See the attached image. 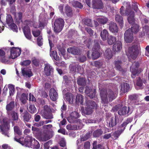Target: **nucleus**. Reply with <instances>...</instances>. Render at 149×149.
Listing matches in <instances>:
<instances>
[{"mask_svg": "<svg viewBox=\"0 0 149 149\" xmlns=\"http://www.w3.org/2000/svg\"><path fill=\"white\" fill-rule=\"evenodd\" d=\"M103 132L101 130H97L93 132V135L94 137H97L101 135Z\"/></svg>", "mask_w": 149, "mask_h": 149, "instance_id": "nucleus-46", "label": "nucleus"}, {"mask_svg": "<svg viewBox=\"0 0 149 149\" xmlns=\"http://www.w3.org/2000/svg\"><path fill=\"white\" fill-rule=\"evenodd\" d=\"M93 64H94L95 67L100 68L104 67V62L100 60L94 62Z\"/></svg>", "mask_w": 149, "mask_h": 149, "instance_id": "nucleus-39", "label": "nucleus"}, {"mask_svg": "<svg viewBox=\"0 0 149 149\" xmlns=\"http://www.w3.org/2000/svg\"><path fill=\"white\" fill-rule=\"evenodd\" d=\"M21 49L18 47H13L10 50V57L12 59L19 56L21 54Z\"/></svg>", "mask_w": 149, "mask_h": 149, "instance_id": "nucleus-13", "label": "nucleus"}, {"mask_svg": "<svg viewBox=\"0 0 149 149\" xmlns=\"http://www.w3.org/2000/svg\"><path fill=\"white\" fill-rule=\"evenodd\" d=\"M86 105L87 107L92 109H93L95 108L96 106L95 102L91 100H89L87 102Z\"/></svg>", "mask_w": 149, "mask_h": 149, "instance_id": "nucleus-41", "label": "nucleus"}, {"mask_svg": "<svg viewBox=\"0 0 149 149\" xmlns=\"http://www.w3.org/2000/svg\"><path fill=\"white\" fill-rule=\"evenodd\" d=\"M66 109V106L64 103L63 106L61 107V116L62 118L63 117V111H65Z\"/></svg>", "mask_w": 149, "mask_h": 149, "instance_id": "nucleus-59", "label": "nucleus"}, {"mask_svg": "<svg viewBox=\"0 0 149 149\" xmlns=\"http://www.w3.org/2000/svg\"><path fill=\"white\" fill-rule=\"evenodd\" d=\"M142 109H139L138 110L135 114L134 117L135 118L140 117L142 115Z\"/></svg>", "mask_w": 149, "mask_h": 149, "instance_id": "nucleus-53", "label": "nucleus"}, {"mask_svg": "<svg viewBox=\"0 0 149 149\" xmlns=\"http://www.w3.org/2000/svg\"><path fill=\"white\" fill-rule=\"evenodd\" d=\"M28 110L31 113H33L36 112L37 109L34 105H30L29 106Z\"/></svg>", "mask_w": 149, "mask_h": 149, "instance_id": "nucleus-49", "label": "nucleus"}, {"mask_svg": "<svg viewBox=\"0 0 149 149\" xmlns=\"http://www.w3.org/2000/svg\"><path fill=\"white\" fill-rule=\"evenodd\" d=\"M50 55L51 57L56 61H58L60 59V57L58 56L57 53L56 51H53L52 52H50Z\"/></svg>", "mask_w": 149, "mask_h": 149, "instance_id": "nucleus-37", "label": "nucleus"}, {"mask_svg": "<svg viewBox=\"0 0 149 149\" xmlns=\"http://www.w3.org/2000/svg\"><path fill=\"white\" fill-rule=\"evenodd\" d=\"M65 98L67 101L70 104H83V99L82 95L78 94L76 97V99H74V96L72 94L68 93L65 95Z\"/></svg>", "mask_w": 149, "mask_h": 149, "instance_id": "nucleus-3", "label": "nucleus"}, {"mask_svg": "<svg viewBox=\"0 0 149 149\" xmlns=\"http://www.w3.org/2000/svg\"><path fill=\"white\" fill-rule=\"evenodd\" d=\"M21 72L23 76L25 77H30L33 75L31 70L28 68L21 69Z\"/></svg>", "mask_w": 149, "mask_h": 149, "instance_id": "nucleus-20", "label": "nucleus"}, {"mask_svg": "<svg viewBox=\"0 0 149 149\" xmlns=\"http://www.w3.org/2000/svg\"><path fill=\"white\" fill-rule=\"evenodd\" d=\"M95 44L92 49L93 52L92 53V58L93 60L98 58L100 56L99 50L100 46L99 44L95 41Z\"/></svg>", "mask_w": 149, "mask_h": 149, "instance_id": "nucleus-11", "label": "nucleus"}, {"mask_svg": "<svg viewBox=\"0 0 149 149\" xmlns=\"http://www.w3.org/2000/svg\"><path fill=\"white\" fill-rule=\"evenodd\" d=\"M27 100V96L24 93H22L21 95L20 100L23 104H25Z\"/></svg>", "mask_w": 149, "mask_h": 149, "instance_id": "nucleus-51", "label": "nucleus"}, {"mask_svg": "<svg viewBox=\"0 0 149 149\" xmlns=\"http://www.w3.org/2000/svg\"><path fill=\"white\" fill-rule=\"evenodd\" d=\"M85 25L89 26H92L91 20L89 19H86L85 21Z\"/></svg>", "mask_w": 149, "mask_h": 149, "instance_id": "nucleus-62", "label": "nucleus"}, {"mask_svg": "<svg viewBox=\"0 0 149 149\" xmlns=\"http://www.w3.org/2000/svg\"><path fill=\"white\" fill-rule=\"evenodd\" d=\"M31 62L29 60H27L23 61L21 63V64L22 65L27 66L30 64Z\"/></svg>", "mask_w": 149, "mask_h": 149, "instance_id": "nucleus-56", "label": "nucleus"}, {"mask_svg": "<svg viewBox=\"0 0 149 149\" xmlns=\"http://www.w3.org/2000/svg\"><path fill=\"white\" fill-rule=\"evenodd\" d=\"M92 109L88 107L86 108L85 110L83 107H81V110L83 113L86 115H89L91 114L93 112Z\"/></svg>", "mask_w": 149, "mask_h": 149, "instance_id": "nucleus-36", "label": "nucleus"}, {"mask_svg": "<svg viewBox=\"0 0 149 149\" xmlns=\"http://www.w3.org/2000/svg\"><path fill=\"white\" fill-rule=\"evenodd\" d=\"M107 43L110 45H111L113 44L116 41V38L112 35H109L107 39Z\"/></svg>", "mask_w": 149, "mask_h": 149, "instance_id": "nucleus-34", "label": "nucleus"}, {"mask_svg": "<svg viewBox=\"0 0 149 149\" xmlns=\"http://www.w3.org/2000/svg\"><path fill=\"white\" fill-rule=\"evenodd\" d=\"M104 56L106 58L108 59L111 58L113 56V54L112 51L110 49H107L106 50L104 53Z\"/></svg>", "mask_w": 149, "mask_h": 149, "instance_id": "nucleus-35", "label": "nucleus"}, {"mask_svg": "<svg viewBox=\"0 0 149 149\" xmlns=\"http://www.w3.org/2000/svg\"><path fill=\"white\" fill-rule=\"evenodd\" d=\"M44 66V72L47 76L50 75L53 71V68L49 64L47 63H45Z\"/></svg>", "mask_w": 149, "mask_h": 149, "instance_id": "nucleus-21", "label": "nucleus"}, {"mask_svg": "<svg viewBox=\"0 0 149 149\" xmlns=\"http://www.w3.org/2000/svg\"><path fill=\"white\" fill-rule=\"evenodd\" d=\"M123 4L127 7L126 14L128 16V22L130 24L132 25L131 29H130V31L132 33H137L139 30V26L137 24H135L136 20L134 18V13L133 11L130 10L131 7L130 2L124 1Z\"/></svg>", "mask_w": 149, "mask_h": 149, "instance_id": "nucleus-1", "label": "nucleus"}, {"mask_svg": "<svg viewBox=\"0 0 149 149\" xmlns=\"http://www.w3.org/2000/svg\"><path fill=\"white\" fill-rule=\"evenodd\" d=\"M23 118L24 121L28 122L31 118L29 114L26 111H25L22 114Z\"/></svg>", "mask_w": 149, "mask_h": 149, "instance_id": "nucleus-40", "label": "nucleus"}, {"mask_svg": "<svg viewBox=\"0 0 149 149\" xmlns=\"http://www.w3.org/2000/svg\"><path fill=\"white\" fill-rule=\"evenodd\" d=\"M137 90L142 89L143 88V81L140 78H139L136 82V86H135Z\"/></svg>", "mask_w": 149, "mask_h": 149, "instance_id": "nucleus-42", "label": "nucleus"}, {"mask_svg": "<svg viewBox=\"0 0 149 149\" xmlns=\"http://www.w3.org/2000/svg\"><path fill=\"white\" fill-rule=\"evenodd\" d=\"M139 66V64L138 62H134L130 67V70L132 72V78H134V76L139 73V72L138 70Z\"/></svg>", "mask_w": 149, "mask_h": 149, "instance_id": "nucleus-14", "label": "nucleus"}, {"mask_svg": "<svg viewBox=\"0 0 149 149\" xmlns=\"http://www.w3.org/2000/svg\"><path fill=\"white\" fill-rule=\"evenodd\" d=\"M43 40L42 36H39L37 39L38 44L39 46H41L42 45Z\"/></svg>", "mask_w": 149, "mask_h": 149, "instance_id": "nucleus-58", "label": "nucleus"}, {"mask_svg": "<svg viewBox=\"0 0 149 149\" xmlns=\"http://www.w3.org/2000/svg\"><path fill=\"white\" fill-rule=\"evenodd\" d=\"M0 123L1 124L0 125V130L1 133L9 137V134L8 130L10 127L9 120L6 118H2V120L1 119H0Z\"/></svg>", "mask_w": 149, "mask_h": 149, "instance_id": "nucleus-4", "label": "nucleus"}, {"mask_svg": "<svg viewBox=\"0 0 149 149\" xmlns=\"http://www.w3.org/2000/svg\"><path fill=\"white\" fill-rule=\"evenodd\" d=\"M60 145L62 147H63V149L66 147V143L64 138H62L60 142Z\"/></svg>", "mask_w": 149, "mask_h": 149, "instance_id": "nucleus-60", "label": "nucleus"}, {"mask_svg": "<svg viewBox=\"0 0 149 149\" xmlns=\"http://www.w3.org/2000/svg\"><path fill=\"white\" fill-rule=\"evenodd\" d=\"M24 34L26 38L30 40L31 38V35L30 29L28 25H26L23 29Z\"/></svg>", "mask_w": 149, "mask_h": 149, "instance_id": "nucleus-25", "label": "nucleus"}, {"mask_svg": "<svg viewBox=\"0 0 149 149\" xmlns=\"http://www.w3.org/2000/svg\"><path fill=\"white\" fill-rule=\"evenodd\" d=\"M65 12L68 17H72L73 15V13L72 8L68 5L65 7Z\"/></svg>", "mask_w": 149, "mask_h": 149, "instance_id": "nucleus-33", "label": "nucleus"}, {"mask_svg": "<svg viewBox=\"0 0 149 149\" xmlns=\"http://www.w3.org/2000/svg\"><path fill=\"white\" fill-rule=\"evenodd\" d=\"M77 66L74 63L71 64L70 65L69 68L70 71L72 72H76L77 70Z\"/></svg>", "mask_w": 149, "mask_h": 149, "instance_id": "nucleus-50", "label": "nucleus"}, {"mask_svg": "<svg viewBox=\"0 0 149 149\" xmlns=\"http://www.w3.org/2000/svg\"><path fill=\"white\" fill-rule=\"evenodd\" d=\"M80 116L79 113L76 111H73L70 114V116L67 118V120L69 123H74L78 122L79 123V121L77 119Z\"/></svg>", "mask_w": 149, "mask_h": 149, "instance_id": "nucleus-12", "label": "nucleus"}, {"mask_svg": "<svg viewBox=\"0 0 149 149\" xmlns=\"http://www.w3.org/2000/svg\"><path fill=\"white\" fill-rule=\"evenodd\" d=\"M130 30V29H129L126 31L124 33L125 40L127 43L131 42L133 39V33Z\"/></svg>", "mask_w": 149, "mask_h": 149, "instance_id": "nucleus-16", "label": "nucleus"}, {"mask_svg": "<svg viewBox=\"0 0 149 149\" xmlns=\"http://www.w3.org/2000/svg\"><path fill=\"white\" fill-rule=\"evenodd\" d=\"M141 21L142 23L146 24L148 23V20L146 18L145 16L142 15L140 17Z\"/></svg>", "mask_w": 149, "mask_h": 149, "instance_id": "nucleus-57", "label": "nucleus"}, {"mask_svg": "<svg viewBox=\"0 0 149 149\" xmlns=\"http://www.w3.org/2000/svg\"><path fill=\"white\" fill-rule=\"evenodd\" d=\"M14 107L15 102L14 101H12L6 105V109L7 111H9L12 110Z\"/></svg>", "mask_w": 149, "mask_h": 149, "instance_id": "nucleus-45", "label": "nucleus"}, {"mask_svg": "<svg viewBox=\"0 0 149 149\" xmlns=\"http://www.w3.org/2000/svg\"><path fill=\"white\" fill-rule=\"evenodd\" d=\"M124 58L123 57H118L117 60H116L114 62V63L115 66V67L116 69L120 71H122L123 69L121 67L123 61V59Z\"/></svg>", "mask_w": 149, "mask_h": 149, "instance_id": "nucleus-19", "label": "nucleus"}, {"mask_svg": "<svg viewBox=\"0 0 149 149\" xmlns=\"http://www.w3.org/2000/svg\"><path fill=\"white\" fill-rule=\"evenodd\" d=\"M67 51L69 53L74 55H78L81 52L80 49L78 47H72L67 49Z\"/></svg>", "mask_w": 149, "mask_h": 149, "instance_id": "nucleus-27", "label": "nucleus"}, {"mask_svg": "<svg viewBox=\"0 0 149 149\" xmlns=\"http://www.w3.org/2000/svg\"><path fill=\"white\" fill-rule=\"evenodd\" d=\"M71 4L75 8H82L83 7V6L81 3L77 1H72L71 2Z\"/></svg>", "mask_w": 149, "mask_h": 149, "instance_id": "nucleus-43", "label": "nucleus"}, {"mask_svg": "<svg viewBox=\"0 0 149 149\" xmlns=\"http://www.w3.org/2000/svg\"><path fill=\"white\" fill-rule=\"evenodd\" d=\"M109 34L106 29H104L101 32L100 36L103 40L104 41L106 40L107 38L109 36Z\"/></svg>", "mask_w": 149, "mask_h": 149, "instance_id": "nucleus-31", "label": "nucleus"}, {"mask_svg": "<svg viewBox=\"0 0 149 149\" xmlns=\"http://www.w3.org/2000/svg\"><path fill=\"white\" fill-rule=\"evenodd\" d=\"M79 121L78 125H71L69 124L66 126V128L69 130H77L81 129L84 126V125L81 122V120L80 119L78 120Z\"/></svg>", "mask_w": 149, "mask_h": 149, "instance_id": "nucleus-17", "label": "nucleus"}, {"mask_svg": "<svg viewBox=\"0 0 149 149\" xmlns=\"http://www.w3.org/2000/svg\"><path fill=\"white\" fill-rule=\"evenodd\" d=\"M132 112V111L130 109L129 107H124L119 110L118 114L120 116H128Z\"/></svg>", "mask_w": 149, "mask_h": 149, "instance_id": "nucleus-18", "label": "nucleus"}, {"mask_svg": "<svg viewBox=\"0 0 149 149\" xmlns=\"http://www.w3.org/2000/svg\"><path fill=\"white\" fill-rule=\"evenodd\" d=\"M14 130L15 134H17L18 135H20L21 134L22 132L20 130V129L18 126H15L14 127Z\"/></svg>", "mask_w": 149, "mask_h": 149, "instance_id": "nucleus-52", "label": "nucleus"}, {"mask_svg": "<svg viewBox=\"0 0 149 149\" xmlns=\"http://www.w3.org/2000/svg\"><path fill=\"white\" fill-rule=\"evenodd\" d=\"M129 84L126 83H123L121 85L120 91L122 93L127 92L130 89Z\"/></svg>", "mask_w": 149, "mask_h": 149, "instance_id": "nucleus-30", "label": "nucleus"}, {"mask_svg": "<svg viewBox=\"0 0 149 149\" xmlns=\"http://www.w3.org/2000/svg\"><path fill=\"white\" fill-rule=\"evenodd\" d=\"M95 89L92 91L91 89L89 87H87L86 88L85 93L90 98H92L95 96Z\"/></svg>", "mask_w": 149, "mask_h": 149, "instance_id": "nucleus-28", "label": "nucleus"}, {"mask_svg": "<svg viewBox=\"0 0 149 149\" xmlns=\"http://www.w3.org/2000/svg\"><path fill=\"white\" fill-rule=\"evenodd\" d=\"M117 90L114 91L110 90H106L103 89L100 91V96L102 103L107 104L109 101H111L115 99L118 94Z\"/></svg>", "mask_w": 149, "mask_h": 149, "instance_id": "nucleus-2", "label": "nucleus"}, {"mask_svg": "<svg viewBox=\"0 0 149 149\" xmlns=\"http://www.w3.org/2000/svg\"><path fill=\"white\" fill-rule=\"evenodd\" d=\"M49 95L51 99L54 101H55L58 97V95L56 91L53 88H51L49 92Z\"/></svg>", "mask_w": 149, "mask_h": 149, "instance_id": "nucleus-22", "label": "nucleus"}, {"mask_svg": "<svg viewBox=\"0 0 149 149\" xmlns=\"http://www.w3.org/2000/svg\"><path fill=\"white\" fill-rule=\"evenodd\" d=\"M32 130L33 131V133L34 134L37 135L38 136H36L38 137H40L41 140L43 141H46L47 140L50 139L52 137V136H48L47 135H41L40 134V130L38 128L33 126Z\"/></svg>", "mask_w": 149, "mask_h": 149, "instance_id": "nucleus-9", "label": "nucleus"}, {"mask_svg": "<svg viewBox=\"0 0 149 149\" xmlns=\"http://www.w3.org/2000/svg\"><path fill=\"white\" fill-rule=\"evenodd\" d=\"M32 33L34 37H37L40 35V31L38 30L36 31L33 30L32 31Z\"/></svg>", "mask_w": 149, "mask_h": 149, "instance_id": "nucleus-61", "label": "nucleus"}, {"mask_svg": "<svg viewBox=\"0 0 149 149\" xmlns=\"http://www.w3.org/2000/svg\"><path fill=\"white\" fill-rule=\"evenodd\" d=\"M90 146V143L88 141H86L84 145V149H89Z\"/></svg>", "mask_w": 149, "mask_h": 149, "instance_id": "nucleus-64", "label": "nucleus"}, {"mask_svg": "<svg viewBox=\"0 0 149 149\" xmlns=\"http://www.w3.org/2000/svg\"><path fill=\"white\" fill-rule=\"evenodd\" d=\"M138 53L137 47L133 46L129 48L128 52L126 54L128 58L131 57L134 60L137 57Z\"/></svg>", "mask_w": 149, "mask_h": 149, "instance_id": "nucleus-8", "label": "nucleus"}, {"mask_svg": "<svg viewBox=\"0 0 149 149\" xmlns=\"http://www.w3.org/2000/svg\"><path fill=\"white\" fill-rule=\"evenodd\" d=\"M6 22L10 29L13 31L17 32L18 31L17 26L13 23V19L10 15H8L6 16Z\"/></svg>", "mask_w": 149, "mask_h": 149, "instance_id": "nucleus-10", "label": "nucleus"}, {"mask_svg": "<svg viewBox=\"0 0 149 149\" xmlns=\"http://www.w3.org/2000/svg\"><path fill=\"white\" fill-rule=\"evenodd\" d=\"M8 88L10 91L9 93L10 95H13L14 94L15 92V89L14 86L12 84H9L8 85Z\"/></svg>", "mask_w": 149, "mask_h": 149, "instance_id": "nucleus-48", "label": "nucleus"}, {"mask_svg": "<svg viewBox=\"0 0 149 149\" xmlns=\"http://www.w3.org/2000/svg\"><path fill=\"white\" fill-rule=\"evenodd\" d=\"M42 117L46 119H51L54 118L52 113L51 110L49 106L45 105L44 107V109L41 112Z\"/></svg>", "mask_w": 149, "mask_h": 149, "instance_id": "nucleus-7", "label": "nucleus"}, {"mask_svg": "<svg viewBox=\"0 0 149 149\" xmlns=\"http://www.w3.org/2000/svg\"><path fill=\"white\" fill-rule=\"evenodd\" d=\"M122 48V44L119 41H116L113 46V50L115 52L120 51Z\"/></svg>", "mask_w": 149, "mask_h": 149, "instance_id": "nucleus-26", "label": "nucleus"}, {"mask_svg": "<svg viewBox=\"0 0 149 149\" xmlns=\"http://www.w3.org/2000/svg\"><path fill=\"white\" fill-rule=\"evenodd\" d=\"M92 5L94 9H100L102 8L103 4L101 0H93Z\"/></svg>", "mask_w": 149, "mask_h": 149, "instance_id": "nucleus-24", "label": "nucleus"}, {"mask_svg": "<svg viewBox=\"0 0 149 149\" xmlns=\"http://www.w3.org/2000/svg\"><path fill=\"white\" fill-rule=\"evenodd\" d=\"M10 58L6 55L5 52L1 49H0V62L5 64L10 63Z\"/></svg>", "mask_w": 149, "mask_h": 149, "instance_id": "nucleus-15", "label": "nucleus"}, {"mask_svg": "<svg viewBox=\"0 0 149 149\" xmlns=\"http://www.w3.org/2000/svg\"><path fill=\"white\" fill-rule=\"evenodd\" d=\"M116 21L118 22L120 26L122 27L123 26V17L118 14H116L115 16Z\"/></svg>", "mask_w": 149, "mask_h": 149, "instance_id": "nucleus-32", "label": "nucleus"}, {"mask_svg": "<svg viewBox=\"0 0 149 149\" xmlns=\"http://www.w3.org/2000/svg\"><path fill=\"white\" fill-rule=\"evenodd\" d=\"M97 19L99 23L103 24H106L108 21L107 18L104 16L98 18Z\"/></svg>", "mask_w": 149, "mask_h": 149, "instance_id": "nucleus-38", "label": "nucleus"}, {"mask_svg": "<svg viewBox=\"0 0 149 149\" xmlns=\"http://www.w3.org/2000/svg\"><path fill=\"white\" fill-rule=\"evenodd\" d=\"M121 132L119 131L115 132L113 134V136L114 137V139H117L121 134Z\"/></svg>", "mask_w": 149, "mask_h": 149, "instance_id": "nucleus-54", "label": "nucleus"}, {"mask_svg": "<svg viewBox=\"0 0 149 149\" xmlns=\"http://www.w3.org/2000/svg\"><path fill=\"white\" fill-rule=\"evenodd\" d=\"M77 67L78 72L80 74H83L84 72V69L83 67L80 65H77Z\"/></svg>", "mask_w": 149, "mask_h": 149, "instance_id": "nucleus-55", "label": "nucleus"}, {"mask_svg": "<svg viewBox=\"0 0 149 149\" xmlns=\"http://www.w3.org/2000/svg\"><path fill=\"white\" fill-rule=\"evenodd\" d=\"M118 120V118L117 115H115L114 117H111L109 123V126L112 127L115 126L117 123Z\"/></svg>", "mask_w": 149, "mask_h": 149, "instance_id": "nucleus-29", "label": "nucleus"}, {"mask_svg": "<svg viewBox=\"0 0 149 149\" xmlns=\"http://www.w3.org/2000/svg\"><path fill=\"white\" fill-rule=\"evenodd\" d=\"M24 143L26 146H31L33 148L38 149L40 147V144L37 140L29 136L25 138Z\"/></svg>", "mask_w": 149, "mask_h": 149, "instance_id": "nucleus-5", "label": "nucleus"}, {"mask_svg": "<svg viewBox=\"0 0 149 149\" xmlns=\"http://www.w3.org/2000/svg\"><path fill=\"white\" fill-rule=\"evenodd\" d=\"M12 117L13 120H16L19 124H21V121L18 119V116L17 113L15 112H13L12 114Z\"/></svg>", "mask_w": 149, "mask_h": 149, "instance_id": "nucleus-44", "label": "nucleus"}, {"mask_svg": "<svg viewBox=\"0 0 149 149\" xmlns=\"http://www.w3.org/2000/svg\"><path fill=\"white\" fill-rule=\"evenodd\" d=\"M77 84L80 86H84L86 84L85 79L84 78H79L77 81Z\"/></svg>", "mask_w": 149, "mask_h": 149, "instance_id": "nucleus-47", "label": "nucleus"}, {"mask_svg": "<svg viewBox=\"0 0 149 149\" xmlns=\"http://www.w3.org/2000/svg\"><path fill=\"white\" fill-rule=\"evenodd\" d=\"M109 29L111 32L114 34L117 33L118 31V28L116 24L114 22H111L109 24Z\"/></svg>", "mask_w": 149, "mask_h": 149, "instance_id": "nucleus-23", "label": "nucleus"}, {"mask_svg": "<svg viewBox=\"0 0 149 149\" xmlns=\"http://www.w3.org/2000/svg\"><path fill=\"white\" fill-rule=\"evenodd\" d=\"M64 22L61 18L56 19L53 26L54 30L56 33L60 32L62 30L64 26Z\"/></svg>", "mask_w": 149, "mask_h": 149, "instance_id": "nucleus-6", "label": "nucleus"}, {"mask_svg": "<svg viewBox=\"0 0 149 149\" xmlns=\"http://www.w3.org/2000/svg\"><path fill=\"white\" fill-rule=\"evenodd\" d=\"M86 30L91 36H92L93 35L94 32L90 28L88 27L86 28Z\"/></svg>", "mask_w": 149, "mask_h": 149, "instance_id": "nucleus-63", "label": "nucleus"}]
</instances>
